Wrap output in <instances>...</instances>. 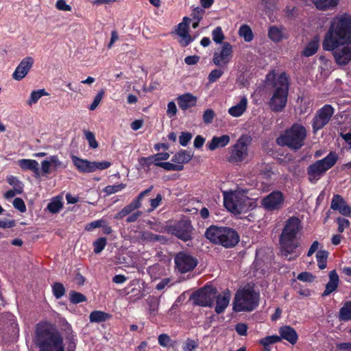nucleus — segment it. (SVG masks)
<instances>
[{"mask_svg": "<svg viewBox=\"0 0 351 351\" xmlns=\"http://www.w3.org/2000/svg\"><path fill=\"white\" fill-rule=\"evenodd\" d=\"M302 228V221L295 216L289 217L284 223L279 237V243L281 255L289 261L295 260L300 255L295 250L300 247L298 238Z\"/></svg>", "mask_w": 351, "mask_h": 351, "instance_id": "1", "label": "nucleus"}, {"mask_svg": "<svg viewBox=\"0 0 351 351\" xmlns=\"http://www.w3.org/2000/svg\"><path fill=\"white\" fill-rule=\"evenodd\" d=\"M351 40V14L339 13L331 20L322 43L323 49H333L337 45Z\"/></svg>", "mask_w": 351, "mask_h": 351, "instance_id": "2", "label": "nucleus"}, {"mask_svg": "<svg viewBox=\"0 0 351 351\" xmlns=\"http://www.w3.org/2000/svg\"><path fill=\"white\" fill-rule=\"evenodd\" d=\"M34 343L38 351H64L62 335L47 322L36 325Z\"/></svg>", "mask_w": 351, "mask_h": 351, "instance_id": "3", "label": "nucleus"}, {"mask_svg": "<svg viewBox=\"0 0 351 351\" xmlns=\"http://www.w3.org/2000/svg\"><path fill=\"white\" fill-rule=\"evenodd\" d=\"M259 302V292L253 286L247 285L237 290L232 308L235 312H251L258 306Z\"/></svg>", "mask_w": 351, "mask_h": 351, "instance_id": "4", "label": "nucleus"}, {"mask_svg": "<svg viewBox=\"0 0 351 351\" xmlns=\"http://www.w3.org/2000/svg\"><path fill=\"white\" fill-rule=\"evenodd\" d=\"M223 197L224 206L235 215L246 213L254 206L243 190L223 191Z\"/></svg>", "mask_w": 351, "mask_h": 351, "instance_id": "5", "label": "nucleus"}, {"mask_svg": "<svg viewBox=\"0 0 351 351\" xmlns=\"http://www.w3.org/2000/svg\"><path fill=\"white\" fill-rule=\"evenodd\" d=\"M307 130L301 123H295L276 139L280 146H287L293 150H298L304 145Z\"/></svg>", "mask_w": 351, "mask_h": 351, "instance_id": "6", "label": "nucleus"}, {"mask_svg": "<svg viewBox=\"0 0 351 351\" xmlns=\"http://www.w3.org/2000/svg\"><path fill=\"white\" fill-rule=\"evenodd\" d=\"M274 93L269 101L270 109L274 112H281L287 105L289 92L288 77L285 73H281L275 80Z\"/></svg>", "mask_w": 351, "mask_h": 351, "instance_id": "7", "label": "nucleus"}, {"mask_svg": "<svg viewBox=\"0 0 351 351\" xmlns=\"http://www.w3.org/2000/svg\"><path fill=\"white\" fill-rule=\"evenodd\" d=\"M338 155L334 152H330L324 158L317 160L311 165L307 170L309 181L316 182L324 174L332 168L338 160Z\"/></svg>", "mask_w": 351, "mask_h": 351, "instance_id": "8", "label": "nucleus"}, {"mask_svg": "<svg viewBox=\"0 0 351 351\" xmlns=\"http://www.w3.org/2000/svg\"><path fill=\"white\" fill-rule=\"evenodd\" d=\"M252 141L250 136L241 135L231 146L228 160L232 163L241 162L245 160L249 156Z\"/></svg>", "mask_w": 351, "mask_h": 351, "instance_id": "9", "label": "nucleus"}, {"mask_svg": "<svg viewBox=\"0 0 351 351\" xmlns=\"http://www.w3.org/2000/svg\"><path fill=\"white\" fill-rule=\"evenodd\" d=\"M335 113V108L330 104H325L319 109L312 121L313 132L322 129L330 121Z\"/></svg>", "mask_w": 351, "mask_h": 351, "instance_id": "10", "label": "nucleus"}, {"mask_svg": "<svg viewBox=\"0 0 351 351\" xmlns=\"http://www.w3.org/2000/svg\"><path fill=\"white\" fill-rule=\"evenodd\" d=\"M216 295V291L210 287H204L195 291L191 296L193 303L201 306H211Z\"/></svg>", "mask_w": 351, "mask_h": 351, "instance_id": "11", "label": "nucleus"}, {"mask_svg": "<svg viewBox=\"0 0 351 351\" xmlns=\"http://www.w3.org/2000/svg\"><path fill=\"white\" fill-rule=\"evenodd\" d=\"M326 51H332L336 62L339 65H346L351 60V40L345 43H339L333 49H324Z\"/></svg>", "mask_w": 351, "mask_h": 351, "instance_id": "12", "label": "nucleus"}, {"mask_svg": "<svg viewBox=\"0 0 351 351\" xmlns=\"http://www.w3.org/2000/svg\"><path fill=\"white\" fill-rule=\"evenodd\" d=\"M285 198L282 193L275 191L261 200V206L267 211L278 210L282 208Z\"/></svg>", "mask_w": 351, "mask_h": 351, "instance_id": "13", "label": "nucleus"}, {"mask_svg": "<svg viewBox=\"0 0 351 351\" xmlns=\"http://www.w3.org/2000/svg\"><path fill=\"white\" fill-rule=\"evenodd\" d=\"M176 268L180 273H186L193 270L197 265V261L190 254L180 252L175 257Z\"/></svg>", "mask_w": 351, "mask_h": 351, "instance_id": "14", "label": "nucleus"}, {"mask_svg": "<svg viewBox=\"0 0 351 351\" xmlns=\"http://www.w3.org/2000/svg\"><path fill=\"white\" fill-rule=\"evenodd\" d=\"M191 20L190 18L184 16L182 21L177 25L176 29V33L180 38L179 43L182 47L188 46L194 40L189 32Z\"/></svg>", "mask_w": 351, "mask_h": 351, "instance_id": "15", "label": "nucleus"}, {"mask_svg": "<svg viewBox=\"0 0 351 351\" xmlns=\"http://www.w3.org/2000/svg\"><path fill=\"white\" fill-rule=\"evenodd\" d=\"M232 57V46L229 43H224L219 52L213 55V63L218 66H226Z\"/></svg>", "mask_w": 351, "mask_h": 351, "instance_id": "16", "label": "nucleus"}, {"mask_svg": "<svg viewBox=\"0 0 351 351\" xmlns=\"http://www.w3.org/2000/svg\"><path fill=\"white\" fill-rule=\"evenodd\" d=\"M153 189V186H151L147 189L142 191L139 193L138 197L135 198L130 204L125 206L123 208H122L119 213H117L115 216L114 219H121L125 217L126 215L131 213L133 210L139 208L141 206V200L143 198L148 194L149 192L152 191Z\"/></svg>", "mask_w": 351, "mask_h": 351, "instance_id": "17", "label": "nucleus"}, {"mask_svg": "<svg viewBox=\"0 0 351 351\" xmlns=\"http://www.w3.org/2000/svg\"><path fill=\"white\" fill-rule=\"evenodd\" d=\"M33 64L34 59L32 57L27 56L24 58L12 73V78L16 81L21 80L28 74Z\"/></svg>", "mask_w": 351, "mask_h": 351, "instance_id": "18", "label": "nucleus"}, {"mask_svg": "<svg viewBox=\"0 0 351 351\" xmlns=\"http://www.w3.org/2000/svg\"><path fill=\"white\" fill-rule=\"evenodd\" d=\"M330 208L338 211L341 215L349 217L351 215V206H349L343 197L338 194H335L332 197Z\"/></svg>", "mask_w": 351, "mask_h": 351, "instance_id": "19", "label": "nucleus"}, {"mask_svg": "<svg viewBox=\"0 0 351 351\" xmlns=\"http://www.w3.org/2000/svg\"><path fill=\"white\" fill-rule=\"evenodd\" d=\"M64 167L63 162L57 155L50 156L41 162V170L43 174H49L52 171H57Z\"/></svg>", "mask_w": 351, "mask_h": 351, "instance_id": "20", "label": "nucleus"}, {"mask_svg": "<svg viewBox=\"0 0 351 351\" xmlns=\"http://www.w3.org/2000/svg\"><path fill=\"white\" fill-rule=\"evenodd\" d=\"M193 227L186 221H180L173 228V234L184 241L191 240Z\"/></svg>", "mask_w": 351, "mask_h": 351, "instance_id": "21", "label": "nucleus"}, {"mask_svg": "<svg viewBox=\"0 0 351 351\" xmlns=\"http://www.w3.org/2000/svg\"><path fill=\"white\" fill-rule=\"evenodd\" d=\"M239 241V236L235 230L224 227L223 234L220 240V245L225 247H231L236 245Z\"/></svg>", "mask_w": 351, "mask_h": 351, "instance_id": "22", "label": "nucleus"}, {"mask_svg": "<svg viewBox=\"0 0 351 351\" xmlns=\"http://www.w3.org/2000/svg\"><path fill=\"white\" fill-rule=\"evenodd\" d=\"M179 108L185 111L189 108L196 106L197 97L190 93H184L177 97Z\"/></svg>", "mask_w": 351, "mask_h": 351, "instance_id": "23", "label": "nucleus"}, {"mask_svg": "<svg viewBox=\"0 0 351 351\" xmlns=\"http://www.w3.org/2000/svg\"><path fill=\"white\" fill-rule=\"evenodd\" d=\"M230 298L231 293L228 289H226L222 294L217 295L215 308L217 314H220L225 311L230 303Z\"/></svg>", "mask_w": 351, "mask_h": 351, "instance_id": "24", "label": "nucleus"}, {"mask_svg": "<svg viewBox=\"0 0 351 351\" xmlns=\"http://www.w3.org/2000/svg\"><path fill=\"white\" fill-rule=\"evenodd\" d=\"M279 333L280 336L278 337H281V339H285L292 345L296 343L298 339V335L293 328L289 326H282L279 329Z\"/></svg>", "mask_w": 351, "mask_h": 351, "instance_id": "25", "label": "nucleus"}, {"mask_svg": "<svg viewBox=\"0 0 351 351\" xmlns=\"http://www.w3.org/2000/svg\"><path fill=\"white\" fill-rule=\"evenodd\" d=\"M230 138L228 134H223L220 136H213L207 143V147L210 151H214L218 148H223L230 143Z\"/></svg>", "mask_w": 351, "mask_h": 351, "instance_id": "26", "label": "nucleus"}, {"mask_svg": "<svg viewBox=\"0 0 351 351\" xmlns=\"http://www.w3.org/2000/svg\"><path fill=\"white\" fill-rule=\"evenodd\" d=\"M329 281L326 285L325 290L322 293V296H327L335 291L339 283V278L336 270H332L328 274Z\"/></svg>", "mask_w": 351, "mask_h": 351, "instance_id": "27", "label": "nucleus"}, {"mask_svg": "<svg viewBox=\"0 0 351 351\" xmlns=\"http://www.w3.org/2000/svg\"><path fill=\"white\" fill-rule=\"evenodd\" d=\"M247 106V99L242 96L237 104L228 109V113L233 117H239L244 114Z\"/></svg>", "mask_w": 351, "mask_h": 351, "instance_id": "28", "label": "nucleus"}, {"mask_svg": "<svg viewBox=\"0 0 351 351\" xmlns=\"http://www.w3.org/2000/svg\"><path fill=\"white\" fill-rule=\"evenodd\" d=\"M224 227L210 226L205 232L206 237L212 243L219 244Z\"/></svg>", "mask_w": 351, "mask_h": 351, "instance_id": "29", "label": "nucleus"}, {"mask_svg": "<svg viewBox=\"0 0 351 351\" xmlns=\"http://www.w3.org/2000/svg\"><path fill=\"white\" fill-rule=\"evenodd\" d=\"M73 163L76 169L81 173H92V162L86 159L80 158L76 156L71 157Z\"/></svg>", "mask_w": 351, "mask_h": 351, "instance_id": "30", "label": "nucleus"}, {"mask_svg": "<svg viewBox=\"0 0 351 351\" xmlns=\"http://www.w3.org/2000/svg\"><path fill=\"white\" fill-rule=\"evenodd\" d=\"M64 206L63 197L62 195H57L52 197L47 206L46 210L51 214L58 213Z\"/></svg>", "mask_w": 351, "mask_h": 351, "instance_id": "31", "label": "nucleus"}, {"mask_svg": "<svg viewBox=\"0 0 351 351\" xmlns=\"http://www.w3.org/2000/svg\"><path fill=\"white\" fill-rule=\"evenodd\" d=\"M18 164L23 170H31L36 176L40 175L39 164L36 160L32 159H20L18 160Z\"/></svg>", "mask_w": 351, "mask_h": 351, "instance_id": "32", "label": "nucleus"}, {"mask_svg": "<svg viewBox=\"0 0 351 351\" xmlns=\"http://www.w3.org/2000/svg\"><path fill=\"white\" fill-rule=\"evenodd\" d=\"M316 8L319 10H328L335 8L339 0H312Z\"/></svg>", "mask_w": 351, "mask_h": 351, "instance_id": "33", "label": "nucleus"}, {"mask_svg": "<svg viewBox=\"0 0 351 351\" xmlns=\"http://www.w3.org/2000/svg\"><path fill=\"white\" fill-rule=\"evenodd\" d=\"M192 158V154L186 150H181L172 157V161L177 165H183L189 162Z\"/></svg>", "mask_w": 351, "mask_h": 351, "instance_id": "34", "label": "nucleus"}, {"mask_svg": "<svg viewBox=\"0 0 351 351\" xmlns=\"http://www.w3.org/2000/svg\"><path fill=\"white\" fill-rule=\"evenodd\" d=\"M339 319L343 322L351 320V301L346 302L340 308Z\"/></svg>", "mask_w": 351, "mask_h": 351, "instance_id": "35", "label": "nucleus"}, {"mask_svg": "<svg viewBox=\"0 0 351 351\" xmlns=\"http://www.w3.org/2000/svg\"><path fill=\"white\" fill-rule=\"evenodd\" d=\"M49 93L45 89H38L32 91L27 101V104L32 106L35 104L43 96H48Z\"/></svg>", "mask_w": 351, "mask_h": 351, "instance_id": "36", "label": "nucleus"}, {"mask_svg": "<svg viewBox=\"0 0 351 351\" xmlns=\"http://www.w3.org/2000/svg\"><path fill=\"white\" fill-rule=\"evenodd\" d=\"M328 254V252L324 250L317 251L316 254V260L317 262V266L320 269H324L326 267Z\"/></svg>", "mask_w": 351, "mask_h": 351, "instance_id": "37", "label": "nucleus"}, {"mask_svg": "<svg viewBox=\"0 0 351 351\" xmlns=\"http://www.w3.org/2000/svg\"><path fill=\"white\" fill-rule=\"evenodd\" d=\"M111 317L108 313L100 311H93L89 316L91 322H104Z\"/></svg>", "mask_w": 351, "mask_h": 351, "instance_id": "38", "label": "nucleus"}, {"mask_svg": "<svg viewBox=\"0 0 351 351\" xmlns=\"http://www.w3.org/2000/svg\"><path fill=\"white\" fill-rule=\"evenodd\" d=\"M239 34L241 37L243 38L245 42H250L254 38L253 32L247 25H243L240 27Z\"/></svg>", "mask_w": 351, "mask_h": 351, "instance_id": "39", "label": "nucleus"}, {"mask_svg": "<svg viewBox=\"0 0 351 351\" xmlns=\"http://www.w3.org/2000/svg\"><path fill=\"white\" fill-rule=\"evenodd\" d=\"M7 181L10 185L13 186L14 189L16 190V192L18 194H21L23 191V183L18 179L17 177L14 176H9L7 177Z\"/></svg>", "mask_w": 351, "mask_h": 351, "instance_id": "40", "label": "nucleus"}, {"mask_svg": "<svg viewBox=\"0 0 351 351\" xmlns=\"http://www.w3.org/2000/svg\"><path fill=\"white\" fill-rule=\"evenodd\" d=\"M318 47H319L318 40H315L310 42L307 45V46L304 48V49L302 52L303 56H304L306 57H309V56L314 55L317 52V51L318 49Z\"/></svg>", "mask_w": 351, "mask_h": 351, "instance_id": "41", "label": "nucleus"}, {"mask_svg": "<svg viewBox=\"0 0 351 351\" xmlns=\"http://www.w3.org/2000/svg\"><path fill=\"white\" fill-rule=\"evenodd\" d=\"M268 35L269 38L274 42H279L283 38L282 29L275 26L269 28Z\"/></svg>", "mask_w": 351, "mask_h": 351, "instance_id": "42", "label": "nucleus"}, {"mask_svg": "<svg viewBox=\"0 0 351 351\" xmlns=\"http://www.w3.org/2000/svg\"><path fill=\"white\" fill-rule=\"evenodd\" d=\"M158 167H160L167 171H182L184 166L182 165H177L176 163H171L169 162H158Z\"/></svg>", "mask_w": 351, "mask_h": 351, "instance_id": "43", "label": "nucleus"}, {"mask_svg": "<svg viewBox=\"0 0 351 351\" xmlns=\"http://www.w3.org/2000/svg\"><path fill=\"white\" fill-rule=\"evenodd\" d=\"M126 185L125 184H119L115 185H108L106 186L103 191L107 195H110L117 192L121 191V190L125 188Z\"/></svg>", "mask_w": 351, "mask_h": 351, "instance_id": "44", "label": "nucleus"}, {"mask_svg": "<svg viewBox=\"0 0 351 351\" xmlns=\"http://www.w3.org/2000/svg\"><path fill=\"white\" fill-rule=\"evenodd\" d=\"M212 38L215 43L217 44L222 43L225 39V36L221 27H217L212 32Z\"/></svg>", "mask_w": 351, "mask_h": 351, "instance_id": "45", "label": "nucleus"}, {"mask_svg": "<svg viewBox=\"0 0 351 351\" xmlns=\"http://www.w3.org/2000/svg\"><path fill=\"white\" fill-rule=\"evenodd\" d=\"M52 292L56 298H62L65 293V288L62 283L55 282L52 285Z\"/></svg>", "mask_w": 351, "mask_h": 351, "instance_id": "46", "label": "nucleus"}, {"mask_svg": "<svg viewBox=\"0 0 351 351\" xmlns=\"http://www.w3.org/2000/svg\"><path fill=\"white\" fill-rule=\"evenodd\" d=\"M84 134L90 148L96 149L98 147V143L95 139L93 132L89 130H84Z\"/></svg>", "mask_w": 351, "mask_h": 351, "instance_id": "47", "label": "nucleus"}, {"mask_svg": "<svg viewBox=\"0 0 351 351\" xmlns=\"http://www.w3.org/2000/svg\"><path fill=\"white\" fill-rule=\"evenodd\" d=\"M281 341V337L277 335L267 336L265 338L261 339L259 343L263 345L265 348H267L269 345L279 342Z\"/></svg>", "mask_w": 351, "mask_h": 351, "instance_id": "48", "label": "nucleus"}, {"mask_svg": "<svg viewBox=\"0 0 351 351\" xmlns=\"http://www.w3.org/2000/svg\"><path fill=\"white\" fill-rule=\"evenodd\" d=\"M92 172H94L97 170H104L109 168L111 166V162L109 161H93L92 162Z\"/></svg>", "mask_w": 351, "mask_h": 351, "instance_id": "49", "label": "nucleus"}, {"mask_svg": "<svg viewBox=\"0 0 351 351\" xmlns=\"http://www.w3.org/2000/svg\"><path fill=\"white\" fill-rule=\"evenodd\" d=\"M104 94H105V91L103 89H101L99 91H98V93L94 97V99H93L92 104L89 106L90 110H94L97 108V106L101 101V100L104 96Z\"/></svg>", "mask_w": 351, "mask_h": 351, "instance_id": "50", "label": "nucleus"}, {"mask_svg": "<svg viewBox=\"0 0 351 351\" xmlns=\"http://www.w3.org/2000/svg\"><path fill=\"white\" fill-rule=\"evenodd\" d=\"M106 245V239L104 237H100L93 242L94 252L100 253Z\"/></svg>", "mask_w": 351, "mask_h": 351, "instance_id": "51", "label": "nucleus"}, {"mask_svg": "<svg viewBox=\"0 0 351 351\" xmlns=\"http://www.w3.org/2000/svg\"><path fill=\"white\" fill-rule=\"evenodd\" d=\"M70 300L73 304H78L86 300V297L78 292L71 291L70 293Z\"/></svg>", "mask_w": 351, "mask_h": 351, "instance_id": "52", "label": "nucleus"}, {"mask_svg": "<svg viewBox=\"0 0 351 351\" xmlns=\"http://www.w3.org/2000/svg\"><path fill=\"white\" fill-rule=\"evenodd\" d=\"M315 278V277L308 271L301 272L297 276L298 280L305 282H312Z\"/></svg>", "mask_w": 351, "mask_h": 351, "instance_id": "53", "label": "nucleus"}, {"mask_svg": "<svg viewBox=\"0 0 351 351\" xmlns=\"http://www.w3.org/2000/svg\"><path fill=\"white\" fill-rule=\"evenodd\" d=\"M106 223L105 220L99 219L93 221L89 223H87L85 226V230L86 231H92L95 228H100L103 226V225Z\"/></svg>", "mask_w": 351, "mask_h": 351, "instance_id": "54", "label": "nucleus"}, {"mask_svg": "<svg viewBox=\"0 0 351 351\" xmlns=\"http://www.w3.org/2000/svg\"><path fill=\"white\" fill-rule=\"evenodd\" d=\"M12 204L14 207L18 210H19L21 213H25L26 211V206L25 204L24 201L21 198H15L13 200Z\"/></svg>", "mask_w": 351, "mask_h": 351, "instance_id": "55", "label": "nucleus"}, {"mask_svg": "<svg viewBox=\"0 0 351 351\" xmlns=\"http://www.w3.org/2000/svg\"><path fill=\"white\" fill-rule=\"evenodd\" d=\"M192 138V134L189 132H181L179 136L180 144L185 147L186 146Z\"/></svg>", "mask_w": 351, "mask_h": 351, "instance_id": "56", "label": "nucleus"}, {"mask_svg": "<svg viewBox=\"0 0 351 351\" xmlns=\"http://www.w3.org/2000/svg\"><path fill=\"white\" fill-rule=\"evenodd\" d=\"M215 115V112L212 109L206 110L202 116L204 122L206 124L212 123Z\"/></svg>", "mask_w": 351, "mask_h": 351, "instance_id": "57", "label": "nucleus"}, {"mask_svg": "<svg viewBox=\"0 0 351 351\" xmlns=\"http://www.w3.org/2000/svg\"><path fill=\"white\" fill-rule=\"evenodd\" d=\"M223 72L220 69H214L209 73L208 79L210 83L216 82L223 75Z\"/></svg>", "mask_w": 351, "mask_h": 351, "instance_id": "58", "label": "nucleus"}, {"mask_svg": "<svg viewBox=\"0 0 351 351\" xmlns=\"http://www.w3.org/2000/svg\"><path fill=\"white\" fill-rule=\"evenodd\" d=\"M337 221L338 223V230L340 232H343L350 225L349 220L344 218L339 217L337 219Z\"/></svg>", "mask_w": 351, "mask_h": 351, "instance_id": "59", "label": "nucleus"}, {"mask_svg": "<svg viewBox=\"0 0 351 351\" xmlns=\"http://www.w3.org/2000/svg\"><path fill=\"white\" fill-rule=\"evenodd\" d=\"M248 326L245 323H238L235 326V330L238 335L241 336H246L247 333Z\"/></svg>", "mask_w": 351, "mask_h": 351, "instance_id": "60", "label": "nucleus"}, {"mask_svg": "<svg viewBox=\"0 0 351 351\" xmlns=\"http://www.w3.org/2000/svg\"><path fill=\"white\" fill-rule=\"evenodd\" d=\"M169 154L167 152L158 153L152 156L154 160V165L157 166L158 162H161V160H166L169 158Z\"/></svg>", "mask_w": 351, "mask_h": 351, "instance_id": "61", "label": "nucleus"}, {"mask_svg": "<svg viewBox=\"0 0 351 351\" xmlns=\"http://www.w3.org/2000/svg\"><path fill=\"white\" fill-rule=\"evenodd\" d=\"M177 107L174 101H169L167 104V114L169 117L171 118L177 114Z\"/></svg>", "mask_w": 351, "mask_h": 351, "instance_id": "62", "label": "nucleus"}, {"mask_svg": "<svg viewBox=\"0 0 351 351\" xmlns=\"http://www.w3.org/2000/svg\"><path fill=\"white\" fill-rule=\"evenodd\" d=\"M204 14V9L199 7H197L193 10L191 16L193 20L201 21L203 18Z\"/></svg>", "mask_w": 351, "mask_h": 351, "instance_id": "63", "label": "nucleus"}, {"mask_svg": "<svg viewBox=\"0 0 351 351\" xmlns=\"http://www.w3.org/2000/svg\"><path fill=\"white\" fill-rule=\"evenodd\" d=\"M56 8L60 11H71L72 10L71 6L68 5L65 0H58Z\"/></svg>", "mask_w": 351, "mask_h": 351, "instance_id": "64", "label": "nucleus"}]
</instances>
